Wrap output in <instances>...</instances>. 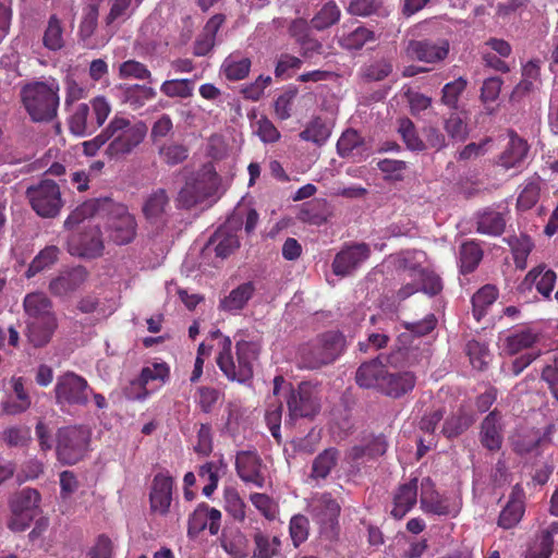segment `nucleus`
Masks as SVG:
<instances>
[{"label": "nucleus", "instance_id": "obj_45", "mask_svg": "<svg viewBox=\"0 0 558 558\" xmlns=\"http://www.w3.org/2000/svg\"><path fill=\"white\" fill-rule=\"evenodd\" d=\"M398 132L409 150L423 151L426 149L425 142L420 137L413 121L409 118L399 120Z\"/></svg>", "mask_w": 558, "mask_h": 558}, {"label": "nucleus", "instance_id": "obj_63", "mask_svg": "<svg viewBox=\"0 0 558 558\" xmlns=\"http://www.w3.org/2000/svg\"><path fill=\"white\" fill-rule=\"evenodd\" d=\"M220 399V391L214 387L202 386L195 395V402L204 413H211Z\"/></svg>", "mask_w": 558, "mask_h": 558}, {"label": "nucleus", "instance_id": "obj_4", "mask_svg": "<svg viewBox=\"0 0 558 558\" xmlns=\"http://www.w3.org/2000/svg\"><path fill=\"white\" fill-rule=\"evenodd\" d=\"M59 89L56 80L34 81L22 87V104L34 122H50L57 117Z\"/></svg>", "mask_w": 558, "mask_h": 558}, {"label": "nucleus", "instance_id": "obj_24", "mask_svg": "<svg viewBox=\"0 0 558 558\" xmlns=\"http://www.w3.org/2000/svg\"><path fill=\"white\" fill-rule=\"evenodd\" d=\"M172 500V480L169 476L158 474L154 478L150 492L151 511L166 514Z\"/></svg>", "mask_w": 558, "mask_h": 558}, {"label": "nucleus", "instance_id": "obj_52", "mask_svg": "<svg viewBox=\"0 0 558 558\" xmlns=\"http://www.w3.org/2000/svg\"><path fill=\"white\" fill-rule=\"evenodd\" d=\"M473 423L472 415L460 411L445 421L442 433L448 438L456 437L465 432Z\"/></svg>", "mask_w": 558, "mask_h": 558}, {"label": "nucleus", "instance_id": "obj_60", "mask_svg": "<svg viewBox=\"0 0 558 558\" xmlns=\"http://www.w3.org/2000/svg\"><path fill=\"white\" fill-rule=\"evenodd\" d=\"M388 441L385 435H364L361 444L354 447V453H386L388 450Z\"/></svg>", "mask_w": 558, "mask_h": 558}, {"label": "nucleus", "instance_id": "obj_46", "mask_svg": "<svg viewBox=\"0 0 558 558\" xmlns=\"http://www.w3.org/2000/svg\"><path fill=\"white\" fill-rule=\"evenodd\" d=\"M160 92L169 98H190L194 92V81L190 78H173L165 81Z\"/></svg>", "mask_w": 558, "mask_h": 558}, {"label": "nucleus", "instance_id": "obj_30", "mask_svg": "<svg viewBox=\"0 0 558 558\" xmlns=\"http://www.w3.org/2000/svg\"><path fill=\"white\" fill-rule=\"evenodd\" d=\"M58 327L57 319L26 320V337L35 348L45 347Z\"/></svg>", "mask_w": 558, "mask_h": 558}, {"label": "nucleus", "instance_id": "obj_7", "mask_svg": "<svg viewBox=\"0 0 558 558\" xmlns=\"http://www.w3.org/2000/svg\"><path fill=\"white\" fill-rule=\"evenodd\" d=\"M32 209L41 218H56L63 205L60 186L51 179H41L25 192Z\"/></svg>", "mask_w": 558, "mask_h": 558}, {"label": "nucleus", "instance_id": "obj_53", "mask_svg": "<svg viewBox=\"0 0 558 558\" xmlns=\"http://www.w3.org/2000/svg\"><path fill=\"white\" fill-rule=\"evenodd\" d=\"M466 78L460 76L457 80L445 84L441 90V102L450 109H457L459 98L466 89Z\"/></svg>", "mask_w": 558, "mask_h": 558}, {"label": "nucleus", "instance_id": "obj_15", "mask_svg": "<svg viewBox=\"0 0 558 558\" xmlns=\"http://www.w3.org/2000/svg\"><path fill=\"white\" fill-rule=\"evenodd\" d=\"M557 274L549 269L545 264L533 267L524 277L520 284L521 291H531L535 287L536 291L545 299H549L555 288Z\"/></svg>", "mask_w": 558, "mask_h": 558}, {"label": "nucleus", "instance_id": "obj_50", "mask_svg": "<svg viewBox=\"0 0 558 558\" xmlns=\"http://www.w3.org/2000/svg\"><path fill=\"white\" fill-rule=\"evenodd\" d=\"M420 351L417 348L399 347L387 355V364L393 367L412 366L418 362Z\"/></svg>", "mask_w": 558, "mask_h": 558}, {"label": "nucleus", "instance_id": "obj_20", "mask_svg": "<svg viewBox=\"0 0 558 558\" xmlns=\"http://www.w3.org/2000/svg\"><path fill=\"white\" fill-rule=\"evenodd\" d=\"M87 279V271L84 267H74L61 272L49 282V292L54 296H65L76 291Z\"/></svg>", "mask_w": 558, "mask_h": 558}, {"label": "nucleus", "instance_id": "obj_44", "mask_svg": "<svg viewBox=\"0 0 558 558\" xmlns=\"http://www.w3.org/2000/svg\"><path fill=\"white\" fill-rule=\"evenodd\" d=\"M298 218L303 222L322 226L327 221L326 201L314 199L303 204Z\"/></svg>", "mask_w": 558, "mask_h": 558}, {"label": "nucleus", "instance_id": "obj_11", "mask_svg": "<svg viewBox=\"0 0 558 558\" xmlns=\"http://www.w3.org/2000/svg\"><path fill=\"white\" fill-rule=\"evenodd\" d=\"M371 247L367 243L345 244L332 260V272L338 277L352 275L371 256Z\"/></svg>", "mask_w": 558, "mask_h": 558}, {"label": "nucleus", "instance_id": "obj_39", "mask_svg": "<svg viewBox=\"0 0 558 558\" xmlns=\"http://www.w3.org/2000/svg\"><path fill=\"white\" fill-rule=\"evenodd\" d=\"M255 548L252 558H274L280 551L281 542L279 537L263 533L257 530L253 535Z\"/></svg>", "mask_w": 558, "mask_h": 558}, {"label": "nucleus", "instance_id": "obj_27", "mask_svg": "<svg viewBox=\"0 0 558 558\" xmlns=\"http://www.w3.org/2000/svg\"><path fill=\"white\" fill-rule=\"evenodd\" d=\"M235 465L239 476L247 483H253L257 487L264 485V464L258 456H235Z\"/></svg>", "mask_w": 558, "mask_h": 558}, {"label": "nucleus", "instance_id": "obj_32", "mask_svg": "<svg viewBox=\"0 0 558 558\" xmlns=\"http://www.w3.org/2000/svg\"><path fill=\"white\" fill-rule=\"evenodd\" d=\"M252 61L248 57H243L241 52L230 53L221 64V71L226 78L236 82L245 78L251 70Z\"/></svg>", "mask_w": 558, "mask_h": 558}, {"label": "nucleus", "instance_id": "obj_16", "mask_svg": "<svg viewBox=\"0 0 558 558\" xmlns=\"http://www.w3.org/2000/svg\"><path fill=\"white\" fill-rule=\"evenodd\" d=\"M335 40L340 48L347 51L361 50L367 43L376 40L375 33L363 26L359 25L354 28L348 24H343L335 34Z\"/></svg>", "mask_w": 558, "mask_h": 558}, {"label": "nucleus", "instance_id": "obj_64", "mask_svg": "<svg viewBox=\"0 0 558 558\" xmlns=\"http://www.w3.org/2000/svg\"><path fill=\"white\" fill-rule=\"evenodd\" d=\"M119 76L121 78L148 80L151 82V72L136 60H126L120 64Z\"/></svg>", "mask_w": 558, "mask_h": 558}, {"label": "nucleus", "instance_id": "obj_19", "mask_svg": "<svg viewBox=\"0 0 558 558\" xmlns=\"http://www.w3.org/2000/svg\"><path fill=\"white\" fill-rule=\"evenodd\" d=\"M416 377L412 372H386L381 379L379 392L383 395L398 399L412 391L415 387Z\"/></svg>", "mask_w": 558, "mask_h": 558}, {"label": "nucleus", "instance_id": "obj_41", "mask_svg": "<svg viewBox=\"0 0 558 558\" xmlns=\"http://www.w3.org/2000/svg\"><path fill=\"white\" fill-rule=\"evenodd\" d=\"M156 90L146 85L134 84L124 89V101L133 109L143 108L148 101L156 97Z\"/></svg>", "mask_w": 558, "mask_h": 558}, {"label": "nucleus", "instance_id": "obj_61", "mask_svg": "<svg viewBox=\"0 0 558 558\" xmlns=\"http://www.w3.org/2000/svg\"><path fill=\"white\" fill-rule=\"evenodd\" d=\"M142 2L143 0H114L105 19L106 24L111 25L118 19L131 16Z\"/></svg>", "mask_w": 558, "mask_h": 558}, {"label": "nucleus", "instance_id": "obj_51", "mask_svg": "<svg viewBox=\"0 0 558 558\" xmlns=\"http://www.w3.org/2000/svg\"><path fill=\"white\" fill-rule=\"evenodd\" d=\"M330 136V131L320 118L313 119L306 128L300 133V138L306 142H313L316 145H323Z\"/></svg>", "mask_w": 558, "mask_h": 558}, {"label": "nucleus", "instance_id": "obj_38", "mask_svg": "<svg viewBox=\"0 0 558 558\" xmlns=\"http://www.w3.org/2000/svg\"><path fill=\"white\" fill-rule=\"evenodd\" d=\"M189 180L193 182V186L197 191L201 202L213 196L219 185V175L213 169H205Z\"/></svg>", "mask_w": 558, "mask_h": 558}, {"label": "nucleus", "instance_id": "obj_12", "mask_svg": "<svg viewBox=\"0 0 558 558\" xmlns=\"http://www.w3.org/2000/svg\"><path fill=\"white\" fill-rule=\"evenodd\" d=\"M170 377V368L167 363H153L142 368L137 378L131 380L130 386L125 388V396L132 400H144L150 391L147 385L158 380L161 385Z\"/></svg>", "mask_w": 558, "mask_h": 558}, {"label": "nucleus", "instance_id": "obj_54", "mask_svg": "<svg viewBox=\"0 0 558 558\" xmlns=\"http://www.w3.org/2000/svg\"><path fill=\"white\" fill-rule=\"evenodd\" d=\"M362 136L355 130H347L337 142V151L340 157L348 158L354 155V151L363 145Z\"/></svg>", "mask_w": 558, "mask_h": 558}, {"label": "nucleus", "instance_id": "obj_49", "mask_svg": "<svg viewBox=\"0 0 558 558\" xmlns=\"http://www.w3.org/2000/svg\"><path fill=\"white\" fill-rule=\"evenodd\" d=\"M444 130L448 137L457 143L465 142L469 137L468 123L457 112L450 113L444 120Z\"/></svg>", "mask_w": 558, "mask_h": 558}, {"label": "nucleus", "instance_id": "obj_22", "mask_svg": "<svg viewBox=\"0 0 558 558\" xmlns=\"http://www.w3.org/2000/svg\"><path fill=\"white\" fill-rule=\"evenodd\" d=\"M509 142L499 157V163L505 169L519 167L527 156L530 146L514 130L508 131Z\"/></svg>", "mask_w": 558, "mask_h": 558}, {"label": "nucleus", "instance_id": "obj_37", "mask_svg": "<svg viewBox=\"0 0 558 558\" xmlns=\"http://www.w3.org/2000/svg\"><path fill=\"white\" fill-rule=\"evenodd\" d=\"M341 17V10L338 4L330 0L314 14L311 20L312 28L322 32L338 24Z\"/></svg>", "mask_w": 558, "mask_h": 558}, {"label": "nucleus", "instance_id": "obj_5", "mask_svg": "<svg viewBox=\"0 0 558 558\" xmlns=\"http://www.w3.org/2000/svg\"><path fill=\"white\" fill-rule=\"evenodd\" d=\"M345 348V336L339 330H328L300 348V362L304 368L318 369L332 364Z\"/></svg>", "mask_w": 558, "mask_h": 558}, {"label": "nucleus", "instance_id": "obj_18", "mask_svg": "<svg viewBox=\"0 0 558 558\" xmlns=\"http://www.w3.org/2000/svg\"><path fill=\"white\" fill-rule=\"evenodd\" d=\"M501 413L497 410L489 412L481 424L480 439L489 451L499 450L504 440V424Z\"/></svg>", "mask_w": 558, "mask_h": 558}, {"label": "nucleus", "instance_id": "obj_34", "mask_svg": "<svg viewBox=\"0 0 558 558\" xmlns=\"http://www.w3.org/2000/svg\"><path fill=\"white\" fill-rule=\"evenodd\" d=\"M483 250L475 240L463 242L459 248L460 271L463 275L473 272L483 258Z\"/></svg>", "mask_w": 558, "mask_h": 558}, {"label": "nucleus", "instance_id": "obj_25", "mask_svg": "<svg viewBox=\"0 0 558 558\" xmlns=\"http://www.w3.org/2000/svg\"><path fill=\"white\" fill-rule=\"evenodd\" d=\"M417 478L413 477L409 483L398 487L393 495V508L391 515L395 519H402L417 501Z\"/></svg>", "mask_w": 558, "mask_h": 558}, {"label": "nucleus", "instance_id": "obj_55", "mask_svg": "<svg viewBox=\"0 0 558 558\" xmlns=\"http://www.w3.org/2000/svg\"><path fill=\"white\" fill-rule=\"evenodd\" d=\"M169 204V197L166 190L158 189L153 192L145 202L143 211L147 218H157L161 216Z\"/></svg>", "mask_w": 558, "mask_h": 558}, {"label": "nucleus", "instance_id": "obj_43", "mask_svg": "<svg viewBox=\"0 0 558 558\" xmlns=\"http://www.w3.org/2000/svg\"><path fill=\"white\" fill-rule=\"evenodd\" d=\"M509 245L512 251L515 267L521 270L525 269L527 264V257L534 247V243L531 236L526 234L513 236L512 239H510Z\"/></svg>", "mask_w": 558, "mask_h": 558}, {"label": "nucleus", "instance_id": "obj_2", "mask_svg": "<svg viewBox=\"0 0 558 558\" xmlns=\"http://www.w3.org/2000/svg\"><path fill=\"white\" fill-rule=\"evenodd\" d=\"M108 145L105 155L118 160L130 155L146 137L147 125L142 120L128 119L116 114L105 126Z\"/></svg>", "mask_w": 558, "mask_h": 558}, {"label": "nucleus", "instance_id": "obj_57", "mask_svg": "<svg viewBox=\"0 0 558 558\" xmlns=\"http://www.w3.org/2000/svg\"><path fill=\"white\" fill-rule=\"evenodd\" d=\"M391 72V62L386 59H380L363 66L362 77L366 82H379L389 76Z\"/></svg>", "mask_w": 558, "mask_h": 558}, {"label": "nucleus", "instance_id": "obj_3", "mask_svg": "<svg viewBox=\"0 0 558 558\" xmlns=\"http://www.w3.org/2000/svg\"><path fill=\"white\" fill-rule=\"evenodd\" d=\"M235 350L236 363L231 353V340L225 337L216 362L229 380L246 383L253 377V364L259 356L260 344L257 341L239 340Z\"/></svg>", "mask_w": 558, "mask_h": 558}, {"label": "nucleus", "instance_id": "obj_33", "mask_svg": "<svg viewBox=\"0 0 558 558\" xmlns=\"http://www.w3.org/2000/svg\"><path fill=\"white\" fill-rule=\"evenodd\" d=\"M211 245L217 257L226 258L240 247V240L227 227H220L208 240L207 246Z\"/></svg>", "mask_w": 558, "mask_h": 558}, {"label": "nucleus", "instance_id": "obj_56", "mask_svg": "<svg viewBox=\"0 0 558 558\" xmlns=\"http://www.w3.org/2000/svg\"><path fill=\"white\" fill-rule=\"evenodd\" d=\"M465 352L475 369L482 371L485 368L489 359V350L485 343L472 339L468 341Z\"/></svg>", "mask_w": 558, "mask_h": 558}, {"label": "nucleus", "instance_id": "obj_6", "mask_svg": "<svg viewBox=\"0 0 558 558\" xmlns=\"http://www.w3.org/2000/svg\"><path fill=\"white\" fill-rule=\"evenodd\" d=\"M111 107L104 96L95 97L87 104H78L71 112L68 124L72 134L86 136L95 132L107 120Z\"/></svg>", "mask_w": 558, "mask_h": 558}, {"label": "nucleus", "instance_id": "obj_8", "mask_svg": "<svg viewBox=\"0 0 558 558\" xmlns=\"http://www.w3.org/2000/svg\"><path fill=\"white\" fill-rule=\"evenodd\" d=\"M286 402L289 411L287 424H292L298 418H313L320 411L319 391L310 381L291 387Z\"/></svg>", "mask_w": 558, "mask_h": 558}, {"label": "nucleus", "instance_id": "obj_23", "mask_svg": "<svg viewBox=\"0 0 558 558\" xmlns=\"http://www.w3.org/2000/svg\"><path fill=\"white\" fill-rule=\"evenodd\" d=\"M386 372V365L377 356L359 366L355 373V381L361 388H374L379 391L381 379L385 377Z\"/></svg>", "mask_w": 558, "mask_h": 558}, {"label": "nucleus", "instance_id": "obj_42", "mask_svg": "<svg viewBox=\"0 0 558 558\" xmlns=\"http://www.w3.org/2000/svg\"><path fill=\"white\" fill-rule=\"evenodd\" d=\"M60 250L56 245H48L43 248L29 264L25 275L32 278L40 271L51 267L59 257Z\"/></svg>", "mask_w": 558, "mask_h": 558}, {"label": "nucleus", "instance_id": "obj_48", "mask_svg": "<svg viewBox=\"0 0 558 558\" xmlns=\"http://www.w3.org/2000/svg\"><path fill=\"white\" fill-rule=\"evenodd\" d=\"M99 7L89 4L84 9L82 21L78 26V37L86 43L95 34L98 26Z\"/></svg>", "mask_w": 558, "mask_h": 558}, {"label": "nucleus", "instance_id": "obj_62", "mask_svg": "<svg viewBox=\"0 0 558 558\" xmlns=\"http://www.w3.org/2000/svg\"><path fill=\"white\" fill-rule=\"evenodd\" d=\"M421 508L425 512L434 513L437 515H446L450 512L449 506L446 500L439 496L436 492L426 493L423 492L421 495Z\"/></svg>", "mask_w": 558, "mask_h": 558}, {"label": "nucleus", "instance_id": "obj_9", "mask_svg": "<svg viewBox=\"0 0 558 558\" xmlns=\"http://www.w3.org/2000/svg\"><path fill=\"white\" fill-rule=\"evenodd\" d=\"M341 507L330 493L315 494L308 502V512L319 526L320 533L332 537L338 526Z\"/></svg>", "mask_w": 558, "mask_h": 558}, {"label": "nucleus", "instance_id": "obj_17", "mask_svg": "<svg viewBox=\"0 0 558 558\" xmlns=\"http://www.w3.org/2000/svg\"><path fill=\"white\" fill-rule=\"evenodd\" d=\"M57 453L63 451H86L90 441V432L83 426H66L58 429Z\"/></svg>", "mask_w": 558, "mask_h": 558}, {"label": "nucleus", "instance_id": "obj_14", "mask_svg": "<svg viewBox=\"0 0 558 558\" xmlns=\"http://www.w3.org/2000/svg\"><path fill=\"white\" fill-rule=\"evenodd\" d=\"M220 520L221 512L218 509L201 504L189 519L187 533L195 537L208 526L209 533L217 535L220 530Z\"/></svg>", "mask_w": 558, "mask_h": 558}, {"label": "nucleus", "instance_id": "obj_28", "mask_svg": "<svg viewBox=\"0 0 558 558\" xmlns=\"http://www.w3.org/2000/svg\"><path fill=\"white\" fill-rule=\"evenodd\" d=\"M505 214L493 208H485L476 215V231L481 234L499 236L506 229Z\"/></svg>", "mask_w": 558, "mask_h": 558}, {"label": "nucleus", "instance_id": "obj_29", "mask_svg": "<svg viewBox=\"0 0 558 558\" xmlns=\"http://www.w3.org/2000/svg\"><path fill=\"white\" fill-rule=\"evenodd\" d=\"M43 46L52 52L62 50L65 47V26L63 21L51 14L43 34Z\"/></svg>", "mask_w": 558, "mask_h": 558}, {"label": "nucleus", "instance_id": "obj_36", "mask_svg": "<svg viewBox=\"0 0 558 558\" xmlns=\"http://www.w3.org/2000/svg\"><path fill=\"white\" fill-rule=\"evenodd\" d=\"M539 339V335L531 328L517 330L505 339V350L508 354L514 355L522 350L532 348Z\"/></svg>", "mask_w": 558, "mask_h": 558}, {"label": "nucleus", "instance_id": "obj_31", "mask_svg": "<svg viewBox=\"0 0 558 558\" xmlns=\"http://www.w3.org/2000/svg\"><path fill=\"white\" fill-rule=\"evenodd\" d=\"M521 489L515 485L510 499L501 510L498 518V525L505 530L514 527L524 514L523 500L520 497Z\"/></svg>", "mask_w": 558, "mask_h": 558}, {"label": "nucleus", "instance_id": "obj_40", "mask_svg": "<svg viewBox=\"0 0 558 558\" xmlns=\"http://www.w3.org/2000/svg\"><path fill=\"white\" fill-rule=\"evenodd\" d=\"M40 502V494L35 488H23L15 493L10 501L9 506L11 512H28L32 513L34 509L38 507Z\"/></svg>", "mask_w": 558, "mask_h": 558}, {"label": "nucleus", "instance_id": "obj_13", "mask_svg": "<svg viewBox=\"0 0 558 558\" xmlns=\"http://www.w3.org/2000/svg\"><path fill=\"white\" fill-rule=\"evenodd\" d=\"M450 45L447 39L410 40L407 53L411 59H416L427 63H437L444 61L449 54Z\"/></svg>", "mask_w": 558, "mask_h": 558}, {"label": "nucleus", "instance_id": "obj_21", "mask_svg": "<svg viewBox=\"0 0 558 558\" xmlns=\"http://www.w3.org/2000/svg\"><path fill=\"white\" fill-rule=\"evenodd\" d=\"M26 320L57 319L51 300L44 292L27 293L23 301Z\"/></svg>", "mask_w": 558, "mask_h": 558}, {"label": "nucleus", "instance_id": "obj_1", "mask_svg": "<svg viewBox=\"0 0 558 558\" xmlns=\"http://www.w3.org/2000/svg\"><path fill=\"white\" fill-rule=\"evenodd\" d=\"M99 217L106 220V231L111 241L124 245L133 241L136 222L128 208L110 197L90 198L70 213L64 221L65 229H73L88 218Z\"/></svg>", "mask_w": 558, "mask_h": 558}, {"label": "nucleus", "instance_id": "obj_58", "mask_svg": "<svg viewBox=\"0 0 558 558\" xmlns=\"http://www.w3.org/2000/svg\"><path fill=\"white\" fill-rule=\"evenodd\" d=\"M541 195V183L538 180L529 181L524 184L517 199V207L520 210H529L535 206Z\"/></svg>", "mask_w": 558, "mask_h": 558}, {"label": "nucleus", "instance_id": "obj_10", "mask_svg": "<svg viewBox=\"0 0 558 558\" xmlns=\"http://www.w3.org/2000/svg\"><path fill=\"white\" fill-rule=\"evenodd\" d=\"M92 392L87 380L73 372L60 376L54 387L58 404L86 405Z\"/></svg>", "mask_w": 558, "mask_h": 558}, {"label": "nucleus", "instance_id": "obj_47", "mask_svg": "<svg viewBox=\"0 0 558 558\" xmlns=\"http://www.w3.org/2000/svg\"><path fill=\"white\" fill-rule=\"evenodd\" d=\"M80 244L82 247L80 255L83 257L96 258L104 253L105 246L99 229L82 234Z\"/></svg>", "mask_w": 558, "mask_h": 558}, {"label": "nucleus", "instance_id": "obj_35", "mask_svg": "<svg viewBox=\"0 0 558 558\" xmlns=\"http://www.w3.org/2000/svg\"><path fill=\"white\" fill-rule=\"evenodd\" d=\"M499 292L496 286L485 284L478 289L472 296V313L474 318L480 322L498 299Z\"/></svg>", "mask_w": 558, "mask_h": 558}, {"label": "nucleus", "instance_id": "obj_26", "mask_svg": "<svg viewBox=\"0 0 558 558\" xmlns=\"http://www.w3.org/2000/svg\"><path fill=\"white\" fill-rule=\"evenodd\" d=\"M255 291L254 282H243L220 300L219 308L228 313L236 314L247 305L248 301L255 294Z\"/></svg>", "mask_w": 558, "mask_h": 558}, {"label": "nucleus", "instance_id": "obj_59", "mask_svg": "<svg viewBox=\"0 0 558 558\" xmlns=\"http://www.w3.org/2000/svg\"><path fill=\"white\" fill-rule=\"evenodd\" d=\"M425 259V253L421 251L404 252L400 259V267L408 272L412 279H417L420 275L426 269L422 266Z\"/></svg>", "mask_w": 558, "mask_h": 558}]
</instances>
